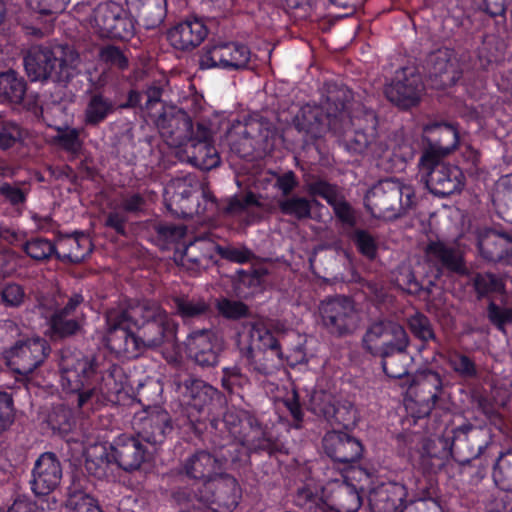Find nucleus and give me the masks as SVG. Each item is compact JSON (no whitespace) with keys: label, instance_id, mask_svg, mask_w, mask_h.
Wrapping results in <instances>:
<instances>
[{"label":"nucleus","instance_id":"obj_1","mask_svg":"<svg viewBox=\"0 0 512 512\" xmlns=\"http://www.w3.org/2000/svg\"><path fill=\"white\" fill-rule=\"evenodd\" d=\"M80 63L79 53L70 45L32 46L24 57L25 70L32 81L67 83L79 73Z\"/></svg>","mask_w":512,"mask_h":512},{"label":"nucleus","instance_id":"obj_2","mask_svg":"<svg viewBox=\"0 0 512 512\" xmlns=\"http://www.w3.org/2000/svg\"><path fill=\"white\" fill-rule=\"evenodd\" d=\"M350 98L351 93L346 87L328 84L322 106H304L294 119L295 127L314 139L329 130L341 132L342 124L348 123L345 109Z\"/></svg>","mask_w":512,"mask_h":512},{"label":"nucleus","instance_id":"obj_3","mask_svg":"<svg viewBox=\"0 0 512 512\" xmlns=\"http://www.w3.org/2000/svg\"><path fill=\"white\" fill-rule=\"evenodd\" d=\"M101 353L65 350L60 359L62 386L75 396L79 409L90 410L97 399L92 379L100 367Z\"/></svg>","mask_w":512,"mask_h":512},{"label":"nucleus","instance_id":"obj_4","mask_svg":"<svg viewBox=\"0 0 512 512\" xmlns=\"http://www.w3.org/2000/svg\"><path fill=\"white\" fill-rule=\"evenodd\" d=\"M101 353L65 350L60 359L62 386L75 396L79 409L90 410L97 399L92 379L100 367Z\"/></svg>","mask_w":512,"mask_h":512},{"label":"nucleus","instance_id":"obj_5","mask_svg":"<svg viewBox=\"0 0 512 512\" xmlns=\"http://www.w3.org/2000/svg\"><path fill=\"white\" fill-rule=\"evenodd\" d=\"M130 306L141 352L175 342L178 324L159 304L142 301Z\"/></svg>","mask_w":512,"mask_h":512},{"label":"nucleus","instance_id":"obj_6","mask_svg":"<svg viewBox=\"0 0 512 512\" xmlns=\"http://www.w3.org/2000/svg\"><path fill=\"white\" fill-rule=\"evenodd\" d=\"M415 193L394 179L382 180L365 196V206L377 218L396 219L404 215L414 204Z\"/></svg>","mask_w":512,"mask_h":512},{"label":"nucleus","instance_id":"obj_7","mask_svg":"<svg viewBox=\"0 0 512 512\" xmlns=\"http://www.w3.org/2000/svg\"><path fill=\"white\" fill-rule=\"evenodd\" d=\"M250 371L269 375L282 366L279 342L265 327L253 325L249 330V345L240 350Z\"/></svg>","mask_w":512,"mask_h":512},{"label":"nucleus","instance_id":"obj_8","mask_svg":"<svg viewBox=\"0 0 512 512\" xmlns=\"http://www.w3.org/2000/svg\"><path fill=\"white\" fill-rule=\"evenodd\" d=\"M200 183L196 176L188 174L172 179L165 187L164 200L167 209L177 217H192L194 214H204L207 210L213 212L218 208L215 197L207 190L202 191L207 205L201 208L193 199Z\"/></svg>","mask_w":512,"mask_h":512},{"label":"nucleus","instance_id":"obj_9","mask_svg":"<svg viewBox=\"0 0 512 512\" xmlns=\"http://www.w3.org/2000/svg\"><path fill=\"white\" fill-rule=\"evenodd\" d=\"M107 347L119 357L135 358L142 352L137 333L132 331L134 319L131 317V306L115 307L106 312Z\"/></svg>","mask_w":512,"mask_h":512},{"label":"nucleus","instance_id":"obj_10","mask_svg":"<svg viewBox=\"0 0 512 512\" xmlns=\"http://www.w3.org/2000/svg\"><path fill=\"white\" fill-rule=\"evenodd\" d=\"M443 157H420L418 169L428 190L439 197L460 192L464 175L459 167L445 162Z\"/></svg>","mask_w":512,"mask_h":512},{"label":"nucleus","instance_id":"obj_11","mask_svg":"<svg viewBox=\"0 0 512 512\" xmlns=\"http://www.w3.org/2000/svg\"><path fill=\"white\" fill-rule=\"evenodd\" d=\"M442 392L443 383L439 373L429 369L417 372L407 388L408 408L412 411L413 417L428 416Z\"/></svg>","mask_w":512,"mask_h":512},{"label":"nucleus","instance_id":"obj_12","mask_svg":"<svg viewBox=\"0 0 512 512\" xmlns=\"http://www.w3.org/2000/svg\"><path fill=\"white\" fill-rule=\"evenodd\" d=\"M89 23L100 37L128 40L134 35V22L117 3L98 4L89 17Z\"/></svg>","mask_w":512,"mask_h":512},{"label":"nucleus","instance_id":"obj_13","mask_svg":"<svg viewBox=\"0 0 512 512\" xmlns=\"http://www.w3.org/2000/svg\"><path fill=\"white\" fill-rule=\"evenodd\" d=\"M196 497L213 511L231 512L239 503L241 489L233 476L218 474L203 483Z\"/></svg>","mask_w":512,"mask_h":512},{"label":"nucleus","instance_id":"obj_14","mask_svg":"<svg viewBox=\"0 0 512 512\" xmlns=\"http://www.w3.org/2000/svg\"><path fill=\"white\" fill-rule=\"evenodd\" d=\"M319 312L323 326L337 337L352 334L359 325L360 317L354 302L347 297H334L322 301Z\"/></svg>","mask_w":512,"mask_h":512},{"label":"nucleus","instance_id":"obj_15","mask_svg":"<svg viewBox=\"0 0 512 512\" xmlns=\"http://www.w3.org/2000/svg\"><path fill=\"white\" fill-rule=\"evenodd\" d=\"M250 49L235 41H219L208 45L200 56L202 68L219 67L227 70H242L248 67Z\"/></svg>","mask_w":512,"mask_h":512},{"label":"nucleus","instance_id":"obj_16","mask_svg":"<svg viewBox=\"0 0 512 512\" xmlns=\"http://www.w3.org/2000/svg\"><path fill=\"white\" fill-rule=\"evenodd\" d=\"M491 433L486 428L465 423L452 431L450 445L454 459L461 465L470 463L487 448Z\"/></svg>","mask_w":512,"mask_h":512},{"label":"nucleus","instance_id":"obj_17","mask_svg":"<svg viewBox=\"0 0 512 512\" xmlns=\"http://www.w3.org/2000/svg\"><path fill=\"white\" fill-rule=\"evenodd\" d=\"M346 117L348 123H343L341 132H338L339 134H343L341 141L346 150L354 154L367 153L375 158L390 156L389 145L387 143V136L380 135L376 131V117L373 113L368 114V117L371 119V125L367 127L365 130H344V126H347L350 123V119L347 114Z\"/></svg>","mask_w":512,"mask_h":512},{"label":"nucleus","instance_id":"obj_18","mask_svg":"<svg viewBox=\"0 0 512 512\" xmlns=\"http://www.w3.org/2000/svg\"><path fill=\"white\" fill-rule=\"evenodd\" d=\"M49 350V345L44 339H24L5 350L4 358L14 372L28 375L43 364Z\"/></svg>","mask_w":512,"mask_h":512},{"label":"nucleus","instance_id":"obj_19","mask_svg":"<svg viewBox=\"0 0 512 512\" xmlns=\"http://www.w3.org/2000/svg\"><path fill=\"white\" fill-rule=\"evenodd\" d=\"M195 135L184 146L182 159L201 170H211L220 164V156L213 145V131L208 122L196 123Z\"/></svg>","mask_w":512,"mask_h":512},{"label":"nucleus","instance_id":"obj_20","mask_svg":"<svg viewBox=\"0 0 512 512\" xmlns=\"http://www.w3.org/2000/svg\"><path fill=\"white\" fill-rule=\"evenodd\" d=\"M156 126L165 143L173 148L185 146L196 132L191 117L173 106L163 109L156 119Z\"/></svg>","mask_w":512,"mask_h":512},{"label":"nucleus","instance_id":"obj_21","mask_svg":"<svg viewBox=\"0 0 512 512\" xmlns=\"http://www.w3.org/2000/svg\"><path fill=\"white\" fill-rule=\"evenodd\" d=\"M269 429L263 426L259 420L253 416H248L241 430L236 427L229 428L230 434L244 446L249 453L266 452L273 455L282 452L284 445L274 439L268 432Z\"/></svg>","mask_w":512,"mask_h":512},{"label":"nucleus","instance_id":"obj_22","mask_svg":"<svg viewBox=\"0 0 512 512\" xmlns=\"http://www.w3.org/2000/svg\"><path fill=\"white\" fill-rule=\"evenodd\" d=\"M83 303V297L80 294L71 296L67 303L62 308H57L53 311L50 301L40 303L38 308L41 314L49 319V325L53 333L59 337H68L76 334L80 327V317L78 309Z\"/></svg>","mask_w":512,"mask_h":512},{"label":"nucleus","instance_id":"obj_23","mask_svg":"<svg viewBox=\"0 0 512 512\" xmlns=\"http://www.w3.org/2000/svg\"><path fill=\"white\" fill-rule=\"evenodd\" d=\"M466 68L468 66L465 63L459 64L454 51L449 48L431 52L426 60L429 78L437 88L454 85Z\"/></svg>","mask_w":512,"mask_h":512},{"label":"nucleus","instance_id":"obj_24","mask_svg":"<svg viewBox=\"0 0 512 512\" xmlns=\"http://www.w3.org/2000/svg\"><path fill=\"white\" fill-rule=\"evenodd\" d=\"M407 335L402 325L389 320H378L367 327L361 345L366 353L376 357Z\"/></svg>","mask_w":512,"mask_h":512},{"label":"nucleus","instance_id":"obj_25","mask_svg":"<svg viewBox=\"0 0 512 512\" xmlns=\"http://www.w3.org/2000/svg\"><path fill=\"white\" fill-rule=\"evenodd\" d=\"M173 383L183 402L198 412L208 408L218 396L217 389L188 373L176 374Z\"/></svg>","mask_w":512,"mask_h":512},{"label":"nucleus","instance_id":"obj_26","mask_svg":"<svg viewBox=\"0 0 512 512\" xmlns=\"http://www.w3.org/2000/svg\"><path fill=\"white\" fill-rule=\"evenodd\" d=\"M428 263L434 266L438 276L444 272L464 276L468 274L463 253L453 245L442 241H431L425 248Z\"/></svg>","mask_w":512,"mask_h":512},{"label":"nucleus","instance_id":"obj_27","mask_svg":"<svg viewBox=\"0 0 512 512\" xmlns=\"http://www.w3.org/2000/svg\"><path fill=\"white\" fill-rule=\"evenodd\" d=\"M424 91L420 74L404 69L396 79L385 88L387 99L401 108L416 105Z\"/></svg>","mask_w":512,"mask_h":512},{"label":"nucleus","instance_id":"obj_28","mask_svg":"<svg viewBox=\"0 0 512 512\" xmlns=\"http://www.w3.org/2000/svg\"><path fill=\"white\" fill-rule=\"evenodd\" d=\"M133 426L142 440L152 444L162 443L173 430L169 413L160 407L136 415Z\"/></svg>","mask_w":512,"mask_h":512},{"label":"nucleus","instance_id":"obj_29","mask_svg":"<svg viewBox=\"0 0 512 512\" xmlns=\"http://www.w3.org/2000/svg\"><path fill=\"white\" fill-rule=\"evenodd\" d=\"M420 157H447L458 144V132L449 124H433L424 128Z\"/></svg>","mask_w":512,"mask_h":512},{"label":"nucleus","instance_id":"obj_30","mask_svg":"<svg viewBox=\"0 0 512 512\" xmlns=\"http://www.w3.org/2000/svg\"><path fill=\"white\" fill-rule=\"evenodd\" d=\"M62 475V465L56 454L44 452L35 461L31 488L36 495H47L58 487Z\"/></svg>","mask_w":512,"mask_h":512},{"label":"nucleus","instance_id":"obj_31","mask_svg":"<svg viewBox=\"0 0 512 512\" xmlns=\"http://www.w3.org/2000/svg\"><path fill=\"white\" fill-rule=\"evenodd\" d=\"M325 453L335 462L353 464L363 455V446L356 437L342 431H329L323 437Z\"/></svg>","mask_w":512,"mask_h":512},{"label":"nucleus","instance_id":"obj_32","mask_svg":"<svg viewBox=\"0 0 512 512\" xmlns=\"http://www.w3.org/2000/svg\"><path fill=\"white\" fill-rule=\"evenodd\" d=\"M217 243L208 237L197 238L185 246L183 250H176L174 261L187 270L197 271L206 269L215 263Z\"/></svg>","mask_w":512,"mask_h":512},{"label":"nucleus","instance_id":"obj_33","mask_svg":"<svg viewBox=\"0 0 512 512\" xmlns=\"http://www.w3.org/2000/svg\"><path fill=\"white\" fill-rule=\"evenodd\" d=\"M187 347L197 365L205 368L218 363L221 345L212 331L203 329L193 332L188 338Z\"/></svg>","mask_w":512,"mask_h":512},{"label":"nucleus","instance_id":"obj_34","mask_svg":"<svg viewBox=\"0 0 512 512\" xmlns=\"http://www.w3.org/2000/svg\"><path fill=\"white\" fill-rule=\"evenodd\" d=\"M312 405L331 425L348 427L355 423L356 411L350 402H335L330 394L317 392L312 396Z\"/></svg>","mask_w":512,"mask_h":512},{"label":"nucleus","instance_id":"obj_35","mask_svg":"<svg viewBox=\"0 0 512 512\" xmlns=\"http://www.w3.org/2000/svg\"><path fill=\"white\" fill-rule=\"evenodd\" d=\"M140 438L120 435L111 446L112 456L123 470H136L145 461L147 451Z\"/></svg>","mask_w":512,"mask_h":512},{"label":"nucleus","instance_id":"obj_36","mask_svg":"<svg viewBox=\"0 0 512 512\" xmlns=\"http://www.w3.org/2000/svg\"><path fill=\"white\" fill-rule=\"evenodd\" d=\"M409 346L410 338L407 335L377 356L381 360L383 372L388 377L401 378L407 375L413 362V357L408 352Z\"/></svg>","mask_w":512,"mask_h":512},{"label":"nucleus","instance_id":"obj_37","mask_svg":"<svg viewBox=\"0 0 512 512\" xmlns=\"http://www.w3.org/2000/svg\"><path fill=\"white\" fill-rule=\"evenodd\" d=\"M208 30L202 20L188 18L168 31V40L179 50H190L199 46L206 38Z\"/></svg>","mask_w":512,"mask_h":512},{"label":"nucleus","instance_id":"obj_38","mask_svg":"<svg viewBox=\"0 0 512 512\" xmlns=\"http://www.w3.org/2000/svg\"><path fill=\"white\" fill-rule=\"evenodd\" d=\"M419 453L420 464L428 472L442 469L450 457L454 458L449 439L442 437L424 439Z\"/></svg>","mask_w":512,"mask_h":512},{"label":"nucleus","instance_id":"obj_39","mask_svg":"<svg viewBox=\"0 0 512 512\" xmlns=\"http://www.w3.org/2000/svg\"><path fill=\"white\" fill-rule=\"evenodd\" d=\"M478 248L483 258L499 262L512 255V236L496 230H485L479 235Z\"/></svg>","mask_w":512,"mask_h":512},{"label":"nucleus","instance_id":"obj_40","mask_svg":"<svg viewBox=\"0 0 512 512\" xmlns=\"http://www.w3.org/2000/svg\"><path fill=\"white\" fill-rule=\"evenodd\" d=\"M244 123L246 128H242L240 133L250 136L254 152L258 155L270 152L276 135L274 125L265 118H249Z\"/></svg>","mask_w":512,"mask_h":512},{"label":"nucleus","instance_id":"obj_41","mask_svg":"<svg viewBox=\"0 0 512 512\" xmlns=\"http://www.w3.org/2000/svg\"><path fill=\"white\" fill-rule=\"evenodd\" d=\"M218 460H216L215 453H210L205 450H199L184 460L182 464V472L189 478L195 480H209L215 475L217 471Z\"/></svg>","mask_w":512,"mask_h":512},{"label":"nucleus","instance_id":"obj_42","mask_svg":"<svg viewBox=\"0 0 512 512\" xmlns=\"http://www.w3.org/2000/svg\"><path fill=\"white\" fill-rule=\"evenodd\" d=\"M117 110V104L100 92L89 95L83 112V123L88 127H98Z\"/></svg>","mask_w":512,"mask_h":512},{"label":"nucleus","instance_id":"obj_43","mask_svg":"<svg viewBox=\"0 0 512 512\" xmlns=\"http://www.w3.org/2000/svg\"><path fill=\"white\" fill-rule=\"evenodd\" d=\"M405 497V489L398 484L381 486L369 495V504L373 512H396Z\"/></svg>","mask_w":512,"mask_h":512},{"label":"nucleus","instance_id":"obj_44","mask_svg":"<svg viewBox=\"0 0 512 512\" xmlns=\"http://www.w3.org/2000/svg\"><path fill=\"white\" fill-rule=\"evenodd\" d=\"M92 251V243L88 236L77 233L59 240L56 256L71 263H80Z\"/></svg>","mask_w":512,"mask_h":512},{"label":"nucleus","instance_id":"obj_45","mask_svg":"<svg viewBox=\"0 0 512 512\" xmlns=\"http://www.w3.org/2000/svg\"><path fill=\"white\" fill-rule=\"evenodd\" d=\"M110 456L103 444L91 445L85 452V469L89 475L98 479L108 476L110 471Z\"/></svg>","mask_w":512,"mask_h":512},{"label":"nucleus","instance_id":"obj_46","mask_svg":"<svg viewBox=\"0 0 512 512\" xmlns=\"http://www.w3.org/2000/svg\"><path fill=\"white\" fill-rule=\"evenodd\" d=\"M27 90L23 77L10 70L0 74V99L14 104L22 103Z\"/></svg>","mask_w":512,"mask_h":512},{"label":"nucleus","instance_id":"obj_47","mask_svg":"<svg viewBox=\"0 0 512 512\" xmlns=\"http://www.w3.org/2000/svg\"><path fill=\"white\" fill-rule=\"evenodd\" d=\"M331 506L338 512H357L361 507V497L356 489L347 483H340L332 491Z\"/></svg>","mask_w":512,"mask_h":512},{"label":"nucleus","instance_id":"obj_48","mask_svg":"<svg viewBox=\"0 0 512 512\" xmlns=\"http://www.w3.org/2000/svg\"><path fill=\"white\" fill-rule=\"evenodd\" d=\"M138 17L147 29L159 26L166 15V0H138Z\"/></svg>","mask_w":512,"mask_h":512},{"label":"nucleus","instance_id":"obj_49","mask_svg":"<svg viewBox=\"0 0 512 512\" xmlns=\"http://www.w3.org/2000/svg\"><path fill=\"white\" fill-rule=\"evenodd\" d=\"M242 128H246L244 121L233 122L226 133V141L233 153L246 158L252 156L255 152L250 136L240 133Z\"/></svg>","mask_w":512,"mask_h":512},{"label":"nucleus","instance_id":"obj_50","mask_svg":"<svg viewBox=\"0 0 512 512\" xmlns=\"http://www.w3.org/2000/svg\"><path fill=\"white\" fill-rule=\"evenodd\" d=\"M66 507L69 512H102L98 501L75 483L69 488Z\"/></svg>","mask_w":512,"mask_h":512},{"label":"nucleus","instance_id":"obj_51","mask_svg":"<svg viewBox=\"0 0 512 512\" xmlns=\"http://www.w3.org/2000/svg\"><path fill=\"white\" fill-rule=\"evenodd\" d=\"M495 484L504 491H512V448L502 452L492 472Z\"/></svg>","mask_w":512,"mask_h":512},{"label":"nucleus","instance_id":"obj_52","mask_svg":"<svg viewBox=\"0 0 512 512\" xmlns=\"http://www.w3.org/2000/svg\"><path fill=\"white\" fill-rule=\"evenodd\" d=\"M174 303L177 314L183 319L199 318L210 310L209 304L198 297H176Z\"/></svg>","mask_w":512,"mask_h":512},{"label":"nucleus","instance_id":"obj_53","mask_svg":"<svg viewBox=\"0 0 512 512\" xmlns=\"http://www.w3.org/2000/svg\"><path fill=\"white\" fill-rule=\"evenodd\" d=\"M277 205L282 214L291 216L297 220L311 217V203L305 197L291 196L280 198Z\"/></svg>","mask_w":512,"mask_h":512},{"label":"nucleus","instance_id":"obj_54","mask_svg":"<svg viewBox=\"0 0 512 512\" xmlns=\"http://www.w3.org/2000/svg\"><path fill=\"white\" fill-rule=\"evenodd\" d=\"M473 287L478 298L487 297L493 293H502L505 289L503 280L493 273H476L472 278Z\"/></svg>","mask_w":512,"mask_h":512},{"label":"nucleus","instance_id":"obj_55","mask_svg":"<svg viewBox=\"0 0 512 512\" xmlns=\"http://www.w3.org/2000/svg\"><path fill=\"white\" fill-rule=\"evenodd\" d=\"M294 502L305 512H317V510L326 509L327 507L318 489L310 486L299 488L294 497Z\"/></svg>","mask_w":512,"mask_h":512},{"label":"nucleus","instance_id":"obj_56","mask_svg":"<svg viewBox=\"0 0 512 512\" xmlns=\"http://www.w3.org/2000/svg\"><path fill=\"white\" fill-rule=\"evenodd\" d=\"M308 191L313 196H319L325 199L331 206L344 197L338 186L322 179L310 182L308 184Z\"/></svg>","mask_w":512,"mask_h":512},{"label":"nucleus","instance_id":"obj_57","mask_svg":"<svg viewBox=\"0 0 512 512\" xmlns=\"http://www.w3.org/2000/svg\"><path fill=\"white\" fill-rule=\"evenodd\" d=\"M448 365L450 368L463 378H474L477 376V366L475 361L469 356L460 353L452 352L448 356Z\"/></svg>","mask_w":512,"mask_h":512},{"label":"nucleus","instance_id":"obj_58","mask_svg":"<svg viewBox=\"0 0 512 512\" xmlns=\"http://www.w3.org/2000/svg\"><path fill=\"white\" fill-rule=\"evenodd\" d=\"M408 326L412 334L423 342L435 339L431 321L422 313H415L408 318Z\"/></svg>","mask_w":512,"mask_h":512},{"label":"nucleus","instance_id":"obj_59","mask_svg":"<svg viewBox=\"0 0 512 512\" xmlns=\"http://www.w3.org/2000/svg\"><path fill=\"white\" fill-rule=\"evenodd\" d=\"M24 251L31 258L41 261L56 255V247L52 242L43 238H35L25 243Z\"/></svg>","mask_w":512,"mask_h":512},{"label":"nucleus","instance_id":"obj_60","mask_svg":"<svg viewBox=\"0 0 512 512\" xmlns=\"http://www.w3.org/2000/svg\"><path fill=\"white\" fill-rule=\"evenodd\" d=\"M48 423L53 430L70 431L74 423L71 410L64 405L55 406L48 415Z\"/></svg>","mask_w":512,"mask_h":512},{"label":"nucleus","instance_id":"obj_61","mask_svg":"<svg viewBox=\"0 0 512 512\" xmlns=\"http://www.w3.org/2000/svg\"><path fill=\"white\" fill-rule=\"evenodd\" d=\"M351 239L361 254L369 259H374L377 254L375 238L365 230L357 229L351 235Z\"/></svg>","mask_w":512,"mask_h":512},{"label":"nucleus","instance_id":"obj_62","mask_svg":"<svg viewBox=\"0 0 512 512\" xmlns=\"http://www.w3.org/2000/svg\"><path fill=\"white\" fill-rule=\"evenodd\" d=\"M217 310L225 318L233 320L246 317L249 311L244 303L227 298H222L217 301Z\"/></svg>","mask_w":512,"mask_h":512},{"label":"nucleus","instance_id":"obj_63","mask_svg":"<svg viewBox=\"0 0 512 512\" xmlns=\"http://www.w3.org/2000/svg\"><path fill=\"white\" fill-rule=\"evenodd\" d=\"M99 58L105 64L119 69H125L128 66L127 57L123 54L120 48L113 45L102 47L99 51Z\"/></svg>","mask_w":512,"mask_h":512},{"label":"nucleus","instance_id":"obj_64","mask_svg":"<svg viewBox=\"0 0 512 512\" xmlns=\"http://www.w3.org/2000/svg\"><path fill=\"white\" fill-rule=\"evenodd\" d=\"M221 383L224 389L233 392L235 388H242L247 385L248 379L242 374L238 366H232L223 369Z\"/></svg>","mask_w":512,"mask_h":512}]
</instances>
